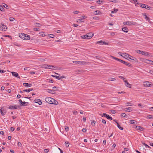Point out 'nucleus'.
<instances>
[{
    "label": "nucleus",
    "instance_id": "20",
    "mask_svg": "<svg viewBox=\"0 0 153 153\" xmlns=\"http://www.w3.org/2000/svg\"><path fill=\"white\" fill-rule=\"evenodd\" d=\"M88 35V37L89 39L91 38L94 35V33H90L87 34Z\"/></svg>",
    "mask_w": 153,
    "mask_h": 153
},
{
    "label": "nucleus",
    "instance_id": "59",
    "mask_svg": "<svg viewBox=\"0 0 153 153\" xmlns=\"http://www.w3.org/2000/svg\"><path fill=\"white\" fill-rule=\"evenodd\" d=\"M0 134L2 135H4V132L3 131H0Z\"/></svg>",
    "mask_w": 153,
    "mask_h": 153
},
{
    "label": "nucleus",
    "instance_id": "26",
    "mask_svg": "<svg viewBox=\"0 0 153 153\" xmlns=\"http://www.w3.org/2000/svg\"><path fill=\"white\" fill-rule=\"evenodd\" d=\"M30 39V36L27 34H26L25 38H24V40H27Z\"/></svg>",
    "mask_w": 153,
    "mask_h": 153
},
{
    "label": "nucleus",
    "instance_id": "48",
    "mask_svg": "<svg viewBox=\"0 0 153 153\" xmlns=\"http://www.w3.org/2000/svg\"><path fill=\"white\" fill-rule=\"evenodd\" d=\"M121 117H126V114L125 113H122L120 115Z\"/></svg>",
    "mask_w": 153,
    "mask_h": 153
},
{
    "label": "nucleus",
    "instance_id": "22",
    "mask_svg": "<svg viewBox=\"0 0 153 153\" xmlns=\"http://www.w3.org/2000/svg\"><path fill=\"white\" fill-rule=\"evenodd\" d=\"M28 104V102H23L21 104V105L23 106H27Z\"/></svg>",
    "mask_w": 153,
    "mask_h": 153
},
{
    "label": "nucleus",
    "instance_id": "7",
    "mask_svg": "<svg viewBox=\"0 0 153 153\" xmlns=\"http://www.w3.org/2000/svg\"><path fill=\"white\" fill-rule=\"evenodd\" d=\"M120 62L123 63V64H125V65L128 66L129 67H132V65L131 64L128 63L127 62L125 61H124L123 60H121Z\"/></svg>",
    "mask_w": 153,
    "mask_h": 153
},
{
    "label": "nucleus",
    "instance_id": "25",
    "mask_svg": "<svg viewBox=\"0 0 153 153\" xmlns=\"http://www.w3.org/2000/svg\"><path fill=\"white\" fill-rule=\"evenodd\" d=\"M47 92L49 93L52 94H54L55 93V92L53 91V90H51V89H48L47 90Z\"/></svg>",
    "mask_w": 153,
    "mask_h": 153
},
{
    "label": "nucleus",
    "instance_id": "28",
    "mask_svg": "<svg viewBox=\"0 0 153 153\" xmlns=\"http://www.w3.org/2000/svg\"><path fill=\"white\" fill-rule=\"evenodd\" d=\"M137 123V122L135 120H129V123L132 124H135V123Z\"/></svg>",
    "mask_w": 153,
    "mask_h": 153
},
{
    "label": "nucleus",
    "instance_id": "45",
    "mask_svg": "<svg viewBox=\"0 0 153 153\" xmlns=\"http://www.w3.org/2000/svg\"><path fill=\"white\" fill-rule=\"evenodd\" d=\"M17 145L18 146L21 147L22 146V144L21 143L19 142H18L17 143Z\"/></svg>",
    "mask_w": 153,
    "mask_h": 153
},
{
    "label": "nucleus",
    "instance_id": "56",
    "mask_svg": "<svg viewBox=\"0 0 153 153\" xmlns=\"http://www.w3.org/2000/svg\"><path fill=\"white\" fill-rule=\"evenodd\" d=\"M79 13V11L76 10L73 12V13L74 14H78Z\"/></svg>",
    "mask_w": 153,
    "mask_h": 153
},
{
    "label": "nucleus",
    "instance_id": "60",
    "mask_svg": "<svg viewBox=\"0 0 153 153\" xmlns=\"http://www.w3.org/2000/svg\"><path fill=\"white\" fill-rule=\"evenodd\" d=\"M10 21H13L15 19L13 17H10Z\"/></svg>",
    "mask_w": 153,
    "mask_h": 153
},
{
    "label": "nucleus",
    "instance_id": "33",
    "mask_svg": "<svg viewBox=\"0 0 153 153\" xmlns=\"http://www.w3.org/2000/svg\"><path fill=\"white\" fill-rule=\"evenodd\" d=\"M53 100H52L53 102V104L54 105H57L58 104V102L56 100H55L53 98Z\"/></svg>",
    "mask_w": 153,
    "mask_h": 153
},
{
    "label": "nucleus",
    "instance_id": "8",
    "mask_svg": "<svg viewBox=\"0 0 153 153\" xmlns=\"http://www.w3.org/2000/svg\"><path fill=\"white\" fill-rule=\"evenodd\" d=\"M102 117H105L108 119L110 120H112V118L111 117H110L109 115L106 114V113H104L103 115H101Z\"/></svg>",
    "mask_w": 153,
    "mask_h": 153
},
{
    "label": "nucleus",
    "instance_id": "2",
    "mask_svg": "<svg viewBox=\"0 0 153 153\" xmlns=\"http://www.w3.org/2000/svg\"><path fill=\"white\" fill-rule=\"evenodd\" d=\"M53 98L51 97H47L45 98V100L47 102L50 104H53V102L52 100H53Z\"/></svg>",
    "mask_w": 153,
    "mask_h": 153
},
{
    "label": "nucleus",
    "instance_id": "47",
    "mask_svg": "<svg viewBox=\"0 0 153 153\" xmlns=\"http://www.w3.org/2000/svg\"><path fill=\"white\" fill-rule=\"evenodd\" d=\"M49 37L51 38H53L54 36V35L53 34H50L49 35Z\"/></svg>",
    "mask_w": 153,
    "mask_h": 153
},
{
    "label": "nucleus",
    "instance_id": "27",
    "mask_svg": "<svg viewBox=\"0 0 153 153\" xmlns=\"http://www.w3.org/2000/svg\"><path fill=\"white\" fill-rule=\"evenodd\" d=\"M33 88H29L27 89L24 90L23 91L29 92L30 91H33Z\"/></svg>",
    "mask_w": 153,
    "mask_h": 153
},
{
    "label": "nucleus",
    "instance_id": "1",
    "mask_svg": "<svg viewBox=\"0 0 153 153\" xmlns=\"http://www.w3.org/2000/svg\"><path fill=\"white\" fill-rule=\"evenodd\" d=\"M151 82L148 81H145L143 82V85L145 87H150L152 85Z\"/></svg>",
    "mask_w": 153,
    "mask_h": 153
},
{
    "label": "nucleus",
    "instance_id": "46",
    "mask_svg": "<svg viewBox=\"0 0 153 153\" xmlns=\"http://www.w3.org/2000/svg\"><path fill=\"white\" fill-rule=\"evenodd\" d=\"M96 122L94 120H93V121H92L91 122V124L92 126H94Z\"/></svg>",
    "mask_w": 153,
    "mask_h": 153
},
{
    "label": "nucleus",
    "instance_id": "58",
    "mask_svg": "<svg viewBox=\"0 0 153 153\" xmlns=\"http://www.w3.org/2000/svg\"><path fill=\"white\" fill-rule=\"evenodd\" d=\"M65 130L67 131L69 130V128L68 126H66L65 128Z\"/></svg>",
    "mask_w": 153,
    "mask_h": 153
},
{
    "label": "nucleus",
    "instance_id": "5",
    "mask_svg": "<svg viewBox=\"0 0 153 153\" xmlns=\"http://www.w3.org/2000/svg\"><path fill=\"white\" fill-rule=\"evenodd\" d=\"M6 113V110L4 109V108L2 107L0 109V114H1L2 116L4 115Z\"/></svg>",
    "mask_w": 153,
    "mask_h": 153
},
{
    "label": "nucleus",
    "instance_id": "3",
    "mask_svg": "<svg viewBox=\"0 0 153 153\" xmlns=\"http://www.w3.org/2000/svg\"><path fill=\"white\" fill-rule=\"evenodd\" d=\"M73 62L76 64L80 65H85L86 62L83 61H73Z\"/></svg>",
    "mask_w": 153,
    "mask_h": 153
},
{
    "label": "nucleus",
    "instance_id": "63",
    "mask_svg": "<svg viewBox=\"0 0 153 153\" xmlns=\"http://www.w3.org/2000/svg\"><path fill=\"white\" fill-rule=\"evenodd\" d=\"M4 5L3 6L5 8H7V9L8 7V5H7V4H4Z\"/></svg>",
    "mask_w": 153,
    "mask_h": 153
},
{
    "label": "nucleus",
    "instance_id": "6",
    "mask_svg": "<svg viewBox=\"0 0 153 153\" xmlns=\"http://www.w3.org/2000/svg\"><path fill=\"white\" fill-rule=\"evenodd\" d=\"M7 28L6 26L4 24H2L0 27V30L2 31H5Z\"/></svg>",
    "mask_w": 153,
    "mask_h": 153
},
{
    "label": "nucleus",
    "instance_id": "21",
    "mask_svg": "<svg viewBox=\"0 0 153 153\" xmlns=\"http://www.w3.org/2000/svg\"><path fill=\"white\" fill-rule=\"evenodd\" d=\"M132 108L131 107H128L125 108V111L126 112H129L132 110H131Z\"/></svg>",
    "mask_w": 153,
    "mask_h": 153
},
{
    "label": "nucleus",
    "instance_id": "53",
    "mask_svg": "<svg viewBox=\"0 0 153 153\" xmlns=\"http://www.w3.org/2000/svg\"><path fill=\"white\" fill-rule=\"evenodd\" d=\"M116 80L115 78H110L109 79V80L111 81H114Z\"/></svg>",
    "mask_w": 153,
    "mask_h": 153
},
{
    "label": "nucleus",
    "instance_id": "50",
    "mask_svg": "<svg viewBox=\"0 0 153 153\" xmlns=\"http://www.w3.org/2000/svg\"><path fill=\"white\" fill-rule=\"evenodd\" d=\"M111 112L112 114H115L116 113V111L115 110H111Z\"/></svg>",
    "mask_w": 153,
    "mask_h": 153
},
{
    "label": "nucleus",
    "instance_id": "18",
    "mask_svg": "<svg viewBox=\"0 0 153 153\" xmlns=\"http://www.w3.org/2000/svg\"><path fill=\"white\" fill-rule=\"evenodd\" d=\"M25 36H26V34L23 33H21L19 34V36L22 39L24 40V38H25Z\"/></svg>",
    "mask_w": 153,
    "mask_h": 153
},
{
    "label": "nucleus",
    "instance_id": "24",
    "mask_svg": "<svg viewBox=\"0 0 153 153\" xmlns=\"http://www.w3.org/2000/svg\"><path fill=\"white\" fill-rule=\"evenodd\" d=\"M123 31L127 33L128 32V30L126 27H124L122 28Z\"/></svg>",
    "mask_w": 153,
    "mask_h": 153
},
{
    "label": "nucleus",
    "instance_id": "52",
    "mask_svg": "<svg viewBox=\"0 0 153 153\" xmlns=\"http://www.w3.org/2000/svg\"><path fill=\"white\" fill-rule=\"evenodd\" d=\"M103 43V41L102 40L99 41L97 42L96 43V44H102Z\"/></svg>",
    "mask_w": 153,
    "mask_h": 153
},
{
    "label": "nucleus",
    "instance_id": "35",
    "mask_svg": "<svg viewBox=\"0 0 153 153\" xmlns=\"http://www.w3.org/2000/svg\"><path fill=\"white\" fill-rule=\"evenodd\" d=\"M85 72V70H77L76 72L77 73H83Z\"/></svg>",
    "mask_w": 153,
    "mask_h": 153
},
{
    "label": "nucleus",
    "instance_id": "42",
    "mask_svg": "<svg viewBox=\"0 0 153 153\" xmlns=\"http://www.w3.org/2000/svg\"><path fill=\"white\" fill-rule=\"evenodd\" d=\"M0 10L2 11H4V9L3 8V7L1 5H0Z\"/></svg>",
    "mask_w": 153,
    "mask_h": 153
},
{
    "label": "nucleus",
    "instance_id": "23",
    "mask_svg": "<svg viewBox=\"0 0 153 153\" xmlns=\"http://www.w3.org/2000/svg\"><path fill=\"white\" fill-rule=\"evenodd\" d=\"M131 22L128 21L124 22L123 24L125 25L130 26L131 25Z\"/></svg>",
    "mask_w": 153,
    "mask_h": 153
},
{
    "label": "nucleus",
    "instance_id": "51",
    "mask_svg": "<svg viewBox=\"0 0 153 153\" xmlns=\"http://www.w3.org/2000/svg\"><path fill=\"white\" fill-rule=\"evenodd\" d=\"M143 144L144 145L146 148L148 147L149 148H151V147L150 146H149L146 144H145V143H143Z\"/></svg>",
    "mask_w": 153,
    "mask_h": 153
},
{
    "label": "nucleus",
    "instance_id": "19",
    "mask_svg": "<svg viewBox=\"0 0 153 153\" xmlns=\"http://www.w3.org/2000/svg\"><path fill=\"white\" fill-rule=\"evenodd\" d=\"M102 14L101 12L99 10H97L94 12V14L95 15H100Z\"/></svg>",
    "mask_w": 153,
    "mask_h": 153
},
{
    "label": "nucleus",
    "instance_id": "11",
    "mask_svg": "<svg viewBox=\"0 0 153 153\" xmlns=\"http://www.w3.org/2000/svg\"><path fill=\"white\" fill-rule=\"evenodd\" d=\"M128 58L131 60H133L134 62H138V60L137 59L134 57L132 56H131V57H128Z\"/></svg>",
    "mask_w": 153,
    "mask_h": 153
},
{
    "label": "nucleus",
    "instance_id": "10",
    "mask_svg": "<svg viewBox=\"0 0 153 153\" xmlns=\"http://www.w3.org/2000/svg\"><path fill=\"white\" fill-rule=\"evenodd\" d=\"M140 54L147 56H150V53H149L146 51H141Z\"/></svg>",
    "mask_w": 153,
    "mask_h": 153
},
{
    "label": "nucleus",
    "instance_id": "30",
    "mask_svg": "<svg viewBox=\"0 0 153 153\" xmlns=\"http://www.w3.org/2000/svg\"><path fill=\"white\" fill-rule=\"evenodd\" d=\"M145 8L149 10H152V8L147 5H146V8Z\"/></svg>",
    "mask_w": 153,
    "mask_h": 153
},
{
    "label": "nucleus",
    "instance_id": "15",
    "mask_svg": "<svg viewBox=\"0 0 153 153\" xmlns=\"http://www.w3.org/2000/svg\"><path fill=\"white\" fill-rule=\"evenodd\" d=\"M122 55H123V56H122L126 59L127 58H128L129 57L131 56V55L126 53H122Z\"/></svg>",
    "mask_w": 153,
    "mask_h": 153
},
{
    "label": "nucleus",
    "instance_id": "55",
    "mask_svg": "<svg viewBox=\"0 0 153 153\" xmlns=\"http://www.w3.org/2000/svg\"><path fill=\"white\" fill-rule=\"evenodd\" d=\"M148 117L149 118V119H152L153 118V117L152 116V115H149L148 116Z\"/></svg>",
    "mask_w": 153,
    "mask_h": 153
},
{
    "label": "nucleus",
    "instance_id": "54",
    "mask_svg": "<svg viewBox=\"0 0 153 153\" xmlns=\"http://www.w3.org/2000/svg\"><path fill=\"white\" fill-rule=\"evenodd\" d=\"M102 123H103L104 124H106V121L105 120H104V119H102Z\"/></svg>",
    "mask_w": 153,
    "mask_h": 153
},
{
    "label": "nucleus",
    "instance_id": "40",
    "mask_svg": "<svg viewBox=\"0 0 153 153\" xmlns=\"http://www.w3.org/2000/svg\"><path fill=\"white\" fill-rule=\"evenodd\" d=\"M103 1L102 0H98L97 1V2L98 3V4L103 3Z\"/></svg>",
    "mask_w": 153,
    "mask_h": 153
},
{
    "label": "nucleus",
    "instance_id": "13",
    "mask_svg": "<svg viewBox=\"0 0 153 153\" xmlns=\"http://www.w3.org/2000/svg\"><path fill=\"white\" fill-rule=\"evenodd\" d=\"M34 101V102L38 103L40 105H41L42 104V102L41 100L39 99H36Z\"/></svg>",
    "mask_w": 153,
    "mask_h": 153
},
{
    "label": "nucleus",
    "instance_id": "32",
    "mask_svg": "<svg viewBox=\"0 0 153 153\" xmlns=\"http://www.w3.org/2000/svg\"><path fill=\"white\" fill-rule=\"evenodd\" d=\"M125 85L126 86H127L128 87H129V88H131V85L127 81V82L125 83Z\"/></svg>",
    "mask_w": 153,
    "mask_h": 153
},
{
    "label": "nucleus",
    "instance_id": "36",
    "mask_svg": "<svg viewBox=\"0 0 153 153\" xmlns=\"http://www.w3.org/2000/svg\"><path fill=\"white\" fill-rule=\"evenodd\" d=\"M118 10V9H114V10L112 11L111 12V13H115Z\"/></svg>",
    "mask_w": 153,
    "mask_h": 153
},
{
    "label": "nucleus",
    "instance_id": "14",
    "mask_svg": "<svg viewBox=\"0 0 153 153\" xmlns=\"http://www.w3.org/2000/svg\"><path fill=\"white\" fill-rule=\"evenodd\" d=\"M11 73L13 76L17 77L19 78H20V76H19V74L15 72H12Z\"/></svg>",
    "mask_w": 153,
    "mask_h": 153
},
{
    "label": "nucleus",
    "instance_id": "61",
    "mask_svg": "<svg viewBox=\"0 0 153 153\" xmlns=\"http://www.w3.org/2000/svg\"><path fill=\"white\" fill-rule=\"evenodd\" d=\"M56 78L58 80H60L61 79V77L58 76H56Z\"/></svg>",
    "mask_w": 153,
    "mask_h": 153
},
{
    "label": "nucleus",
    "instance_id": "9",
    "mask_svg": "<svg viewBox=\"0 0 153 153\" xmlns=\"http://www.w3.org/2000/svg\"><path fill=\"white\" fill-rule=\"evenodd\" d=\"M17 105H10L8 108L10 109H17Z\"/></svg>",
    "mask_w": 153,
    "mask_h": 153
},
{
    "label": "nucleus",
    "instance_id": "17",
    "mask_svg": "<svg viewBox=\"0 0 153 153\" xmlns=\"http://www.w3.org/2000/svg\"><path fill=\"white\" fill-rule=\"evenodd\" d=\"M23 85L25 87H30L32 85L31 84H29L27 83L24 82L23 83Z\"/></svg>",
    "mask_w": 153,
    "mask_h": 153
},
{
    "label": "nucleus",
    "instance_id": "37",
    "mask_svg": "<svg viewBox=\"0 0 153 153\" xmlns=\"http://www.w3.org/2000/svg\"><path fill=\"white\" fill-rule=\"evenodd\" d=\"M33 30L34 31H39L40 29L38 27H34L33 28Z\"/></svg>",
    "mask_w": 153,
    "mask_h": 153
},
{
    "label": "nucleus",
    "instance_id": "49",
    "mask_svg": "<svg viewBox=\"0 0 153 153\" xmlns=\"http://www.w3.org/2000/svg\"><path fill=\"white\" fill-rule=\"evenodd\" d=\"M93 19L95 20H98L99 19L98 17L97 16H94L93 17Z\"/></svg>",
    "mask_w": 153,
    "mask_h": 153
},
{
    "label": "nucleus",
    "instance_id": "44",
    "mask_svg": "<svg viewBox=\"0 0 153 153\" xmlns=\"http://www.w3.org/2000/svg\"><path fill=\"white\" fill-rule=\"evenodd\" d=\"M141 51H141V50H136L135 51L136 52H137V53L140 54L141 53Z\"/></svg>",
    "mask_w": 153,
    "mask_h": 153
},
{
    "label": "nucleus",
    "instance_id": "64",
    "mask_svg": "<svg viewBox=\"0 0 153 153\" xmlns=\"http://www.w3.org/2000/svg\"><path fill=\"white\" fill-rule=\"evenodd\" d=\"M73 114H76L77 113V112L76 111H73Z\"/></svg>",
    "mask_w": 153,
    "mask_h": 153
},
{
    "label": "nucleus",
    "instance_id": "57",
    "mask_svg": "<svg viewBox=\"0 0 153 153\" xmlns=\"http://www.w3.org/2000/svg\"><path fill=\"white\" fill-rule=\"evenodd\" d=\"M87 129L86 128H83L82 129V131L83 132H86Z\"/></svg>",
    "mask_w": 153,
    "mask_h": 153
},
{
    "label": "nucleus",
    "instance_id": "41",
    "mask_svg": "<svg viewBox=\"0 0 153 153\" xmlns=\"http://www.w3.org/2000/svg\"><path fill=\"white\" fill-rule=\"evenodd\" d=\"M84 19H80L77 20V22H82V21Z\"/></svg>",
    "mask_w": 153,
    "mask_h": 153
},
{
    "label": "nucleus",
    "instance_id": "4",
    "mask_svg": "<svg viewBox=\"0 0 153 153\" xmlns=\"http://www.w3.org/2000/svg\"><path fill=\"white\" fill-rule=\"evenodd\" d=\"M143 60L142 61L146 63L147 64H149L151 65H153V61H152L150 60L147 59H142Z\"/></svg>",
    "mask_w": 153,
    "mask_h": 153
},
{
    "label": "nucleus",
    "instance_id": "39",
    "mask_svg": "<svg viewBox=\"0 0 153 153\" xmlns=\"http://www.w3.org/2000/svg\"><path fill=\"white\" fill-rule=\"evenodd\" d=\"M65 146L66 147H68L69 146V142L68 141H66L65 143Z\"/></svg>",
    "mask_w": 153,
    "mask_h": 153
},
{
    "label": "nucleus",
    "instance_id": "43",
    "mask_svg": "<svg viewBox=\"0 0 153 153\" xmlns=\"http://www.w3.org/2000/svg\"><path fill=\"white\" fill-rule=\"evenodd\" d=\"M131 25H137V23L134 22H131Z\"/></svg>",
    "mask_w": 153,
    "mask_h": 153
},
{
    "label": "nucleus",
    "instance_id": "62",
    "mask_svg": "<svg viewBox=\"0 0 153 153\" xmlns=\"http://www.w3.org/2000/svg\"><path fill=\"white\" fill-rule=\"evenodd\" d=\"M114 59H115L116 60H117L120 62H121V59H118V58H116V57H115Z\"/></svg>",
    "mask_w": 153,
    "mask_h": 153
},
{
    "label": "nucleus",
    "instance_id": "29",
    "mask_svg": "<svg viewBox=\"0 0 153 153\" xmlns=\"http://www.w3.org/2000/svg\"><path fill=\"white\" fill-rule=\"evenodd\" d=\"M82 39H89V38L88 37V35L87 34L82 36Z\"/></svg>",
    "mask_w": 153,
    "mask_h": 153
},
{
    "label": "nucleus",
    "instance_id": "12",
    "mask_svg": "<svg viewBox=\"0 0 153 153\" xmlns=\"http://www.w3.org/2000/svg\"><path fill=\"white\" fill-rule=\"evenodd\" d=\"M49 66L52 67V68H55V67L53 65H46L45 64L42 65V67L46 69H48V67Z\"/></svg>",
    "mask_w": 153,
    "mask_h": 153
},
{
    "label": "nucleus",
    "instance_id": "16",
    "mask_svg": "<svg viewBox=\"0 0 153 153\" xmlns=\"http://www.w3.org/2000/svg\"><path fill=\"white\" fill-rule=\"evenodd\" d=\"M136 128L137 129L141 131H143L144 129V128L143 127L138 126H136Z\"/></svg>",
    "mask_w": 153,
    "mask_h": 153
},
{
    "label": "nucleus",
    "instance_id": "31",
    "mask_svg": "<svg viewBox=\"0 0 153 153\" xmlns=\"http://www.w3.org/2000/svg\"><path fill=\"white\" fill-rule=\"evenodd\" d=\"M143 16L144 17L145 19L146 20H149V19H150L149 18L146 16V13H143Z\"/></svg>",
    "mask_w": 153,
    "mask_h": 153
},
{
    "label": "nucleus",
    "instance_id": "38",
    "mask_svg": "<svg viewBox=\"0 0 153 153\" xmlns=\"http://www.w3.org/2000/svg\"><path fill=\"white\" fill-rule=\"evenodd\" d=\"M117 126L118 127L120 130H123V127H121L120 126V125L119 124H117Z\"/></svg>",
    "mask_w": 153,
    "mask_h": 153
},
{
    "label": "nucleus",
    "instance_id": "34",
    "mask_svg": "<svg viewBox=\"0 0 153 153\" xmlns=\"http://www.w3.org/2000/svg\"><path fill=\"white\" fill-rule=\"evenodd\" d=\"M140 7L142 8H146V5L144 4H140Z\"/></svg>",
    "mask_w": 153,
    "mask_h": 153
}]
</instances>
